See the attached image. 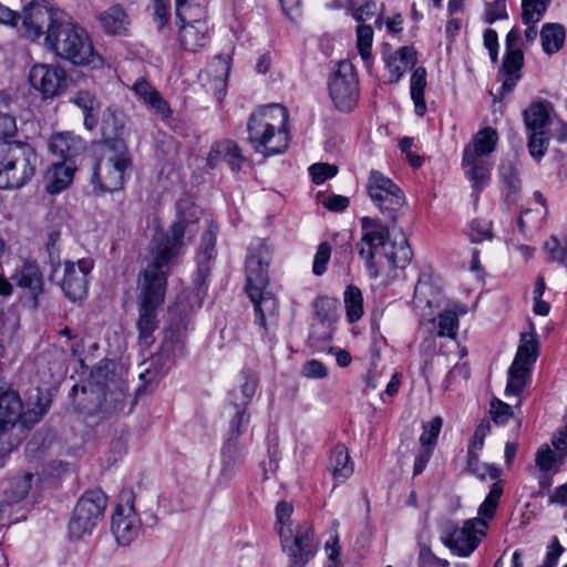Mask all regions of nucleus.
<instances>
[{"label": "nucleus", "mask_w": 567, "mask_h": 567, "mask_svg": "<svg viewBox=\"0 0 567 567\" xmlns=\"http://www.w3.org/2000/svg\"><path fill=\"white\" fill-rule=\"evenodd\" d=\"M190 224L189 219L178 214L177 220L156 241L153 260L138 275L140 295L136 328L138 342L145 347L154 343L153 334L158 328L157 310L165 299L169 264L181 254Z\"/></svg>", "instance_id": "obj_1"}, {"label": "nucleus", "mask_w": 567, "mask_h": 567, "mask_svg": "<svg viewBox=\"0 0 567 567\" xmlns=\"http://www.w3.org/2000/svg\"><path fill=\"white\" fill-rule=\"evenodd\" d=\"M360 224L362 236L357 243V249L370 278L377 279L380 276V265L375 260L378 255L383 256L392 269H404L411 262L413 251L404 234L399 239L390 238V229L395 226L391 223L384 225L379 218L367 216L360 219Z\"/></svg>", "instance_id": "obj_2"}, {"label": "nucleus", "mask_w": 567, "mask_h": 567, "mask_svg": "<svg viewBox=\"0 0 567 567\" xmlns=\"http://www.w3.org/2000/svg\"><path fill=\"white\" fill-rule=\"evenodd\" d=\"M271 261V249L265 239H254L245 260V290L254 305L255 322L264 329V336L269 337L267 319L278 317V300L267 290L269 285L268 268Z\"/></svg>", "instance_id": "obj_3"}, {"label": "nucleus", "mask_w": 567, "mask_h": 567, "mask_svg": "<svg viewBox=\"0 0 567 567\" xmlns=\"http://www.w3.org/2000/svg\"><path fill=\"white\" fill-rule=\"evenodd\" d=\"M289 113L280 104L260 106L247 121V141L256 153L265 157L282 154L288 150L290 134Z\"/></svg>", "instance_id": "obj_4"}, {"label": "nucleus", "mask_w": 567, "mask_h": 567, "mask_svg": "<svg viewBox=\"0 0 567 567\" xmlns=\"http://www.w3.org/2000/svg\"><path fill=\"white\" fill-rule=\"evenodd\" d=\"M48 50L76 66L102 65V58L94 51L87 32L69 21L62 20L44 38Z\"/></svg>", "instance_id": "obj_5"}, {"label": "nucleus", "mask_w": 567, "mask_h": 567, "mask_svg": "<svg viewBox=\"0 0 567 567\" xmlns=\"http://www.w3.org/2000/svg\"><path fill=\"white\" fill-rule=\"evenodd\" d=\"M38 163V154L29 143L0 142V188L18 189L28 184Z\"/></svg>", "instance_id": "obj_6"}, {"label": "nucleus", "mask_w": 567, "mask_h": 567, "mask_svg": "<svg viewBox=\"0 0 567 567\" xmlns=\"http://www.w3.org/2000/svg\"><path fill=\"white\" fill-rule=\"evenodd\" d=\"M189 326L187 315L169 311L167 326L163 330V339L158 351L152 357L146 373L154 377L166 374L186 354V339Z\"/></svg>", "instance_id": "obj_7"}, {"label": "nucleus", "mask_w": 567, "mask_h": 567, "mask_svg": "<svg viewBox=\"0 0 567 567\" xmlns=\"http://www.w3.org/2000/svg\"><path fill=\"white\" fill-rule=\"evenodd\" d=\"M107 496L101 488L85 491L78 499L69 522V535L80 539L90 535L103 519Z\"/></svg>", "instance_id": "obj_8"}, {"label": "nucleus", "mask_w": 567, "mask_h": 567, "mask_svg": "<svg viewBox=\"0 0 567 567\" xmlns=\"http://www.w3.org/2000/svg\"><path fill=\"white\" fill-rule=\"evenodd\" d=\"M367 190L383 217L395 226L399 213L405 204L403 190L391 178L375 169L370 172Z\"/></svg>", "instance_id": "obj_9"}, {"label": "nucleus", "mask_w": 567, "mask_h": 567, "mask_svg": "<svg viewBox=\"0 0 567 567\" xmlns=\"http://www.w3.org/2000/svg\"><path fill=\"white\" fill-rule=\"evenodd\" d=\"M328 90L334 107L342 113L352 112L360 99L359 79L353 64L340 61L330 74Z\"/></svg>", "instance_id": "obj_10"}, {"label": "nucleus", "mask_w": 567, "mask_h": 567, "mask_svg": "<svg viewBox=\"0 0 567 567\" xmlns=\"http://www.w3.org/2000/svg\"><path fill=\"white\" fill-rule=\"evenodd\" d=\"M115 154L105 162L96 161L93 167L92 185L95 195L113 193L124 186L125 172L132 167L128 150H112Z\"/></svg>", "instance_id": "obj_11"}, {"label": "nucleus", "mask_w": 567, "mask_h": 567, "mask_svg": "<svg viewBox=\"0 0 567 567\" xmlns=\"http://www.w3.org/2000/svg\"><path fill=\"white\" fill-rule=\"evenodd\" d=\"M487 527V522L480 518L467 519L462 527L447 523L442 542L453 554L467 557L478 547L486 535Z\"/></svg>", "instance_id": "obj_12"}, {"label": "nucleus", "mask_w": 567, "mask_h": 567, "mask_svg": "<svg viewBox=\"0 0 567 567\" xmlns=\"http://www.w3.org/2000/svg\"><path fill=\"white\" fill-rule=\"evenodd\" d=\"M278 534L282 550L289 558L288 567H305L315 557L318 542L310 527L298 526L296 529L280 527Z\"/></svg>", "instance_id": "obj_13"}, {"label": "nucleus", "mask_w": 567, "mask_h": 567, "mask_svg": "<svg viewBox=\"0 0 567 567\" xmlns=\"http://www.w3.org/2000/svg\"><path fill=\"white\" fill-rule=\"evenodd\" d=\"M217 234L218 225L214 220H209L206 230L202 235L195 257L197 269L193 284L195 296L199 299H203L208 291L207 279L210 276L217 256Z\"/></svg>", "instance_id": "obj_14"}, {"label": "nucleus", "mask_w": 567, "mask_h": 567, "mask_svg": "<svg viewBox=\"0 0 567 567\" xmlns=\"http://www.w3.org/2000/svg\"><path fill=\"white\" fill-rule=\"evenodd\" d=\"M112 515L111 529L120 545L131 544L138 535L140 519L134 507V493L123 489Z\"/></svg>", "instance_id": "obj_15"}, {"label": "nucleus", "mask_w": 567, "mask_h": 567, "mask_svg": "<svg viewBox=\"0 0 567 567\" xmlns=\"http://www.w3.org/2000/svg\"><path fill=\"white\" fill-rule=\"evenodd\" d=\"M61 21L58 11L49 7V1L34 0L23 10L21 32L24 38L35 41L42 35L45 37Z\"/></svg>", "instance_id": "obj_16"}, {"label": "nucleus", "mask_w": 567, "mask_h": 567, "mask_svg": "<svg viewBox=\"0 0 567 567\" xmlns=\"http://www.w3.org/2000/svg\"><path fill=\"white\" fill-rule=\"evenodd\" d=\"M93 269V260L82 258L76 264L73 261H64V274L59 286L65 298L72 302L81 301L87 293V276Z\"/></svg>", "instance_id": "obj_17"}, {"label": "nucleus", "mask_w": 567, "mask_h": 567, "mask_svg": "<svg viewBox=\"0 0 567 567\" xmlns=\"http://www.w3.org/2000/svg\"><path fill=\"white\" fill-rule=\"evenodd\" d=\"M12 280L18 288L27 293L32 307L37 309L40 305V297L45 292L44 278L38 261L23 259L22 264L14 269Z\"/></svg>", "instance_id": "obj_18"}, {"label": "nucleus", "mask_w": 567, "mask_h": 567, "mask_svg": "<svg viewBox=\"0 0 567 567\" xmlns=\"http://www.w3.org/2000/svg\"><path fill=\"white\" fill-rule=\"evenodd\" d=\"M29 81L43 99L58 96L66 87V74L60 66L35 64L30 71Z\"/></svg>", "instance_id": "obj_19"}, {"label": "nucleus", "mask_w": 567, "mask_h": 567, "mask_svg": "<svg viewBox=\"0 0 567 567\" xmlns=\"http://www.w3.org/2000/svg\"><path fill=\"white\" fill-rule=\"evenodd\" d=\"M177 41L179 47L189 52H197L210 42L208 17L176 19Z\"/></svg>", "instance_id": "obj_20"}, {"label": "nucleus", "mask_w": 567, "mask_h": 567, "mask_svg": "<svg viewBox=\"0 0 567 567\" xmlns=\"http://www.w3.org/2000/svg\"><path fill=\"white\" fill-rule=\"evenodd\" d=\"M23 416V402L19 392L11 386H0V430L28 432Z\"/></svg>", "instance_id": "obj_21"}, {"label": "nucleus", "mask_w": 567, "mask_h": 567, "mask_svg": "<svg viewBox=\"0 0 567 567\" xmlns=\"http://www.w3.org/2000/svg\"><path fill=\"white\" fill-rule=\"evenodd\" d=\"M102 143L109 150H128L124 140L125 124L123 114L114 106H109L101 120Z\"/></svg>", "instance_id": "obj_22"}, {"label": "nucleus", "mask_w": 567, "mask_h": 567, "mask_svg": "<svg viewBox=\"0 0 567 567\" xmlns=\"http://www.w3.org/2000/svg\"><path fill=\"white\" fill-rule=\"evenodd\" d=\"M462 167L471 182L475 200L491 182L492 164L487 158L475 157L468 150H463Z\"/></svg>", "instance_id": "obj_23"}, {"label": "nucleus", "mask_w": 567, "mask_h": 567, "mask_svg": "<svg viewBox=\"0 0 567 567\" xmlns=\"http://www.w3.org/2000/svg\"><path fill=\"white\" fill-rule=\"evenodd\" d=\"M49 151L59 161L75 162V158L86 150V142L70 131L58 132L49 138Z\"/></svg>", "instance_id": "obj_24"}, {"label": "nucleus", "mask_w": 567, "mask_h": 567, "mask_svg": "<svg viewBox=\"0 0 567 567\" xmlns=\"http://www.w3.org/2000/svg\"><path fill=\"white\" fill-rule=\"evenodd\" d=\"M96 20L102 31L107 35L128 37L131 34V19L124 7L120 3L100 11L96 14Z\"/></svg>", "instance_id": "obj_25"}, {"label": "nucleus", "mask_w": 567, "mask_h": 567, "mask_svg": "<svg viewBox=\"0 0 567 567\" xmlns=\"http://www.w3.org/2000/svg\"><path fill=\"white\" fill-rule=\"evenodd\" d=\"M524 66V53L520 49L515 52H505L502 65L498 71V79H502L499 94L512 92L517 82L522 79V69Z\"/></svg>", "instance_id": "obj_26"}, {"label": "nucleus", "mask_w": 567, "mask_h": 567, "mask_svg": "<svg viewBox=\"0 0 567 567\" xmlns=\"http://www.w3.org/2000/svg\"><path fill=\"white\" fill-rule=\"evenodd\" d=\"M502 194L505 203L516 205L520 199L522 179L517 165L513 161H503L498 167Z\"/></svg>", "instance_id": "obj_27"}, {"label": "nucleus", "mask_w": 567, "mask_h": 567, "mask_svg": "<svg viewBox=\"0 0 567 567\" xmlns=\"http://www.w3.org/2000/svg\"><path fill=\"white\" fill-rule=\"evenodd\" d=\"M219 161H224L234 172H238L245 161L239 145L231 140H223L214 143L208 154L207 162L215 167Z\"/></svg>", "instance_id": "obj_28"}, {"label": "nucleus", "mask_w": 567, "mask_h": 567, "mask_svg": "<svg viewBox=\"0 0 567 567\" xmlns=\"http://www.w3.org/2000/svg\"><path fill=\"white\" fill-rule=\"evenodd\" d=\"M70 102L82 111L84 127L87 131H94L101 120V103L97 96L87 90H79Z\"/></svg>", "instance_id": "obj_29"}, {"label": "nucleus", "mask_w": 567, "mask_h": 567, "mask_svg": "<svg viewBox=\"0 0 567 567\" xmlns=\"http://www.w3.org/2000/svg\"><path fill=\"white\" fill-rule=\"evenodd\" d=\"M132 90L163 118H168L172 116L173 111L169 104L148 81L145 79H138L134 83Z\"/></svg>", "instance_id": "obj_30"}, {"label": "nucleus", "mask_w": 567, "mask_h": 567, "mask_svg": "<svg viewBox=\"0 0 567 567\" xmlns=\"http://www.w3.org/2000/svg\"><path fill=\"white\" fill-rule=\"evenodd\" d=\"M416 63V51L413 47H402L385 59V65L390 73L389 83H398L404 75L409 65Z\"/></svg>", "instance_id": "obj_31"}, {"label": "nucleus", "mask_w": 567, "mask_h": 567, "mask_svg": "<svg viewBox=\"0 0 567 567\" xmlns=\"http://www.w3.org/2000/svg\"><path fill=\"white\" fill-rule=\"evenodd\" d=\"M551 103L547 101H535L523 112L524 124L529 132H547L550 123Z\"/></svg>", "instance_id": "obj_32"}, {"label": "nucleus", "mask_w": 567, "mask_h": 567, "mask_svg": "<svg viewBox=\"0 0 567 567\" xmlns=\"http://www.w3.org/2000/svg\"><path fill=\"white\" fill-rule=\"evenodd\" d=\"M498 142L497 131L491 126L480 130L464 150H468L475 157L486 158L492 154Z\"/></svg>", "instance_id": "obj_33"}, {"label": "nucleus", "mask_w": 567, "mask_h": 567, "mask_svg": "<svg viewBox=\"0 0 567 567\" xmlns=\"http://www.w3.org/2000/svg\"><path fill=\"white\" fill-rule=\"evenodd\" d=\"M328 470L336 481H344L353 473L349 451L343 444H337L331 451Z\"/></svg>", "instance_id": "obj_34"}, {"label": "nucleus", "mask_w": 567, "mask_h": 567, "mask_svg": "<svg viewBox=\"0 0 567 567\" xmlns=\"http://www.w3.org/2000/svg\"><path fill=\"white\" fill-rule=\"evenodd\" d=\"M426 87V69L419 66L414 69L410 80V94L414 103V112L422 117L426 113L424 92Z\"/></svg>", "instance_id": "obj_35"}, {"label": "nucleus", "mask_w": 567, "mask_h": 567, "mask_svg": "<svg viewBox=\"0 0 567 567\" xmlns=\"http://www.w3.org/2000/svg\"><path fill=\"white\" fill-rule=\"evenodd\" d=\"M540 344L530 323V332L520 333L519 346L514 360L533 365L539 355Z\"/></svg>", "instance_id": "obj_36"}, {"label": "nucleus", "mask_w": 567, "mask_h": 567, "mask_svg": "<svg viewBox=\"0 0 567 567\" xmlns=\"http://www.w3.org/2000/svg\"><path fill=\"white\" fill-rule=\"evenodd\" d=\"M532 367L533 365L527 363L513 360L507 372V384L505 389V393L507 395H518L524 391L527 384V380L530 377Z\"/></svg>", "instance_id": "obj_37"}, {"label": "nucleus", "mask_w": 567, "mask_h": 567, "mask_svg": "<svg viewBox=\"0 0 567 567\" xmlns=\"http://www.w3.org/2000/svg\"><path fill=\"white\" fill-rule=\"evenodd\" d=\"M544 52L551 55L558 52L565 42V28L559 23H545L539 32Z\"/></svg>", "instance_id": "obj_38"}, {"label": "nucleus", "mask_w": 567, "mask_h": 567, "mask_svg": "<svg viewBox=\"0 0 567 567\" xmlns=\"http://www.w3.org/2000/svg\"><path fill=\"white\" fill-rule=\"evenodd\" d=\"M52 400L48 392L37 389L35 401L32 406L24 411L23 424H27L28 433L49 412Z\"/></svg>", "instance_id": "obj_39"}, {"label": "nucleus", "mask_w": 567, "mask_h": 567, "mask_svg": "<svg viewBox=\"0 0 567 567\" xmlns=\"http://www.w3.org/2000/svg\"><path fill=\"white\" fill-rule=\"evenodd\" d=\"M32 480L33 475L31 473L9 478L3 487L6 502L16 504L24 499L31 488Z\"/></svg>", "instance_id": "obj_40"}, {"label": "nucleus", "mask_w": 567, "mask_h": 567, "mask_svg": "<svg viewBox=\"0 0 567 567\" xmlns=\"http://www.w3.org/2000/svg\"><path fill=\"white\" fill-rule=\"evenodd\" d=\"M565 454L551 450L549 445H542L535 455V464L539 472H553L557 474L565 463Z\"/></svg>", "instance_id": "obj_41"}, {"label": "nucleus", "mask_w": 567, "mask_h": 567, "mask_svg": "<svg viewBox=\"0 0 567 567\" xmlns=\"http://www.w3.org/2000/svg\"><path fill=\"white\" fill-rule=\"evenodd\" d=\"M76 169L75 162L59 161L52 165V183L49 186L51 194L59 193L66 188L73 179Z\"/></svg>", "instance_id": "obj_42"}, {"label": "nucleus", "mask_w": 567, "mask_h": 567, "mask_svg": "<svg viewBox=\"0 0 567 567\" xmlns=\"http://www.w3.org/2000/svg\"><path fill=\"white\" fill-rule=\"evenodd\" d=\"M347 320L350 323L359 321L364 313L363 296L359 287L354 285L347 286L343 293Z\"/></svg>", "instance_id": "obj_43"}, {"label": "nucleus", "mask_w": 567, "mask_h": 567, "mask_svg": "<svg viewBox=\"0 0 567 567\" xmlns=\"http://www.w3.org/2000/svg\"><path fill=\"white\" fill-rule=\"evenodd\" d=\"M61 230L52 227L48 230V240L45 243V251L48 255V265L50 266L49 280L54 281L55 274L61 267V249H60Z\"/></svg>", "instance_id": "obj_44"}, {"label": "nucleus", "mask_w": 567, "mask_h": 567, "mask_svg": "<svg viewBox=\"0 0 567 567\" xmlns=\"http://www.w3.org/2000/svg\"><path fill=\"white\" fill-rule=\"evenodd\" d=\"M503 492L504 488L502 481L492 484L488 494L477 509L480 519H484L486 522L487 519H493L495 517Z\"/></svg>", "instance_id": "obj_45"}, {"label": "nucleus", "mask_w": 567, "mask_h": 567, "mask_svg": "<svg viewBox=\"0 0 567 567\" xmlns=\"http://www.w3.org/2000/svg\"><path fill=\"white\" fill-rule=\"evenodd\" d=\"M432 323L436 324V336L441 338L455 339L458 331V316L452 309H446L431 320Z\"/></svg>", "instance_id": "obj_46"}, {"label": "nucleus", "mask_w": 567, "mask_h": 567, "mask_svg": "<svg viewBox=\"0 0 567 567\" xmlns=\"http://www.w3.org/2000/svg\"><path fill=\"white\" fill-rule=\"evenodd\" d=\"M333 332V323L317 321L311 326V330L308 337V343L310 348L317 351L324 350L326 346L332 340Z\"/></svg>", "instance_id": "obj_47"}, {"label": "nucleus", "mask_w": 567, "mask_h": 567, "mask_svg": "<svg viewBox=\"0 0 567 567\" xmlns=\"http://www.w3.org/2000/svg\"><path fill=\"white\" fill-rule=\"evenodd\" d=\"M208 17L207 0H175L176 19Z\"/></svg>", "instance_id": "obj_48"}, {"label": "nucleus", "mask_w": 567, "mask_h": 567, "mask_svg": "<svg viewBox=\"0 0 567 567\" xmlns=\"http://www.w3.org/2000/svg\"><path fill=\"white\" fill-rule=\"evenodd\" d=\"M235 409V413L229 422V429L226 433L225 439H233V441H239V436L244 434L250 421V416L247 413V408L237 405V402H231Z\"/></svg>", "instance_id": "obj_49"}, {"label": "nucleus", "mask_w": 567, "mask_h": 567, "mask_svg": "<svg viewBox=\"0 0 567 567\" xmlns=\"http://www.w3.org/2000/svg\"><path fill=\"white\" fill-rule=\"evenodd\" d=\"M318 322L334 323L338 300L328 296H319L312 303Z\"/></svg>", "instance_id": "obj_50"}, {"label": "nucleus", "mask_w": 567, "mask_h": 567, "mask_svg": "<svg viewBox=\"0 0 567 567\" xmlns=\"http://www.w3.org/2000/svg\"><path fill=\"white\" fill-rule=\"evenodd\" d=\"M243 378L245 381L241 384L240 390L229 391L228 396L230 399V403L237 402V405L247 408L251 398L255 395L257 379L246 372H243Z\"/></svg>", "instance_id": "obj_51"}, {"label": "nucleus", "mask_w": 567, "mask_h": 567, "mask_svg": "<svg viewBox=\"0 0 567 567\" xmlns=\"http://www.w3.org/2000/svg\"><path fill=\"white\" fill-rule=\"evenodd\" d=\"M28 432L0 430V466L4 458L27 437Z\"/></svg>", "instance_id": "obj_52"}, {"label": "nucleus", "mask_w": 567, "mask_h": 567, "mask_svg": "<svg viewBox=\"0 0 567 567\" xmlns=\"http://www.w3.org/2000/svg\"><path fill=\"white\" fill-rule=\"evenodd\" d=\"M442 425L441 416H435L423 425V432L419 439L422 449L434 451Z\"/></svg>", "instance_id": "obj_53"}, {"label": "nucleus", "mask_w": 567, "mask_h": 567, "mask_svg": "<svg viewBox=\"0 0 567 567\" xmlns=\"http://www.w3.org/2000/svg\"><path fill=\"white\" fill-rule=\"evenodd\" d=\"M549 145V136L547 132L535 131L530 132L527 142V148L530 156L536 161L540 162V159L546 154V151Z\"/></svg>", "instance_id": "obj_54"}, {"label": "nucleus", "mask_w": 567, "mask_h": 567, "mask_svg": "<svg viewBox=\"0 0 567 567\" xmlns=\"http://www.w3.org/2000/svg\"><path fill=\"white\" fill-rule=\"evenodd\" d=\"M152 17L158 30H163L169 24L171 0H151Z\"/></svg>", "instance_id": "obj_55"}, {"label": "nucleus", "mask_w": 567, "mask_h": 567, "mask_svg": "<svg viewBox=\"0 0 567 567\" xmlns=\"http://www.w3.org/2000/svg\"><path fill=\"white\" fill-rule=\"evenodd\" d=\"M373 41V29L368 24H360L357 28V48L364 61L371 58V48Z\"/></svg>", "instance_id": "obj_56"}, {"label": "nucleus", "mask_w": 567, "mask_h": 567, "mask_svg": "<svg viewBox=\"0 0 567 567\" xmlns=\"http://www.w3.org/2000/svg\"><path fill=\"white\" fill-rule=\"evenodd\" d=\"M544 4L538 0H522V21L524 24H536L545 13Z\"/></svg>", "instance_id": "obj_57"}, {"label": "nucleus", "mask_w": 567, "mask_h": 567, "mask_svg": "<svg viewBox=\"0 0 567 567\" xmlns=\"http://www.w3.org/2000/svg\"><path fill=\"white\" fill-rule=\"evenodd\" d=\"M565 547L560 544L559 538L554 535L551 536L548 545L546 546V554L542 561L536 567H557L559 558L565 553Z\"/></svg>", "instance_id": "obj_58"}, {"label": "nucleus", "mask_w": 567, "mask_h": 567, "mask_svg": "<svg viewBox=\"0 0 567 567\" xmlns=\"http://www.w3.org/2000/svg\"><path fill=\"white\" fill-rule=\"evenodd\" d=\"M544 248L551 261H556L567 269V244L560 243L556 236H551L545 243Z\"/></svg>", "instance_id": "obj_59"}, {"label": "nucleus", "mask_w": 567, "mask_h": 567, "mask_svg": "<svg viewBox=\"0 0 567 567\" xmlns=\"http://www.w3.org/2000/svg\"><path fill=\"white\" fill-rule=\"evenodd\" d=\"M492 420L496 425H505L513 417V409L509 404L494 398L489 410Z\"/></svg>", "instance_id": "obj_60"}, {"label": "nucleus", "mask_w": 567, "mask_h": 567, "mask_svg": "<svg viewBox=\"0 0 567 567\" xmlns=\"http://www.w3.org/2000/svg\"><path fill=\"white\" fill-rule=\"evenodd\" d=\"M484 22L493 24L497 20L508 19L505 0H494L485 4Z\"/></svg>", "instance_id": "obj_61"}, {"label": "nucleus", "mask_w": 567, "mask_h": 567, "mask_svg": "<svg viewBox=\"0 0 567 567\" xmlns=\"http://www.w3.org/2000/svg\"><path fill=\"white\" fill-rule=\"evenodd\" d=\"M330 257L331 246L329 245V243H320V245L317 248L312 265V272L316 276H322L327 271V266L330 260Z\"/></svg>", "instance_id": "obj_62"}, {"label": "nucleus", "mask_w": 567, "mask_h": 567, "mask_svg": "<svg viewBox=\"0 0 567 567\" xmlns=\"http://www.w3.org/2000/svg\"><path fill=\"white\" fill-rule=\"evenodd\" d=\"M338 167L328 163H315L309 167V174L315 184L320 185L337 175Z\"/></svg>", "instance_id": "obj_63"}, {"label": "nucleus", "mask_w": 567, "mask_h": 567, "mask_svg": "<svg viewBox=\"0 0 567 567\" xmlns=\"http://www.w3.org/2000/svg\"><path fill=\"white\" fill-rule=\"evenodd\" d=\"M468 236L471 241L475 244L491 239L493 237L491 223L481 219H473L470 223Z\"/></svg>", "instance_id": "obj_64"}]
</instances>
